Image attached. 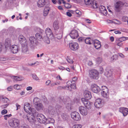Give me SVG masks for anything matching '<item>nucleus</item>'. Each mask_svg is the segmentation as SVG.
I'll list each match as a JSON object with an SVG mask.
<instances>
[{
	"instance_id": "obj_20",
	"label": "nucleus",
	"mask_w": 128,
	"mask_h": 128,
	"mask_svg": "<svg viewBox=\"0 0 128 128\" xmlns=\"http://www.w3.org/2000/svg\"><path fill=\"white\" fill-rule=\"evenodd\" d=\"M49 6L50 4H48L47 6H45V8L44 9L43 12V15L44 16H46L49 12V11L50 10V8L49 7Z\"/></svg>"
},
{
	"instance_id": "obj_48",
	"label": "nucleus",
	"mask_w": 128,
	"mask_h": 128,
	"mask_svg": "<svg viewBox=\"0 0 128 128\" xmlns=\"http://www.w3.org/2000/svg\"><path fill=\"white\" fill-rule=\"evenodd\" d=\"M12 115L11 114H6L4 116V119L6 120H7L8 118H9Z\"/></svg>"
},
{
	"instance_id": "obj_19",
	"label": "nucleus",
	"mask_w": 128,
	"mask_h": 128,
	"mask_svg": "<svg viewBox=\"0 0 128 128\" xmlns=\"http://www.w3.org/2000/svg\"><path fill=\"white\" fill-rule=\"evenodd\" d=\"M88 110L86 108L83 106H80V114L83 116H86L88 114Z\"/></svg>"
},
{
	"instance_id": "obj_32",
	"label": "nucleus",
	"mask_w": 128,
	"mask_h": 128,
	"mask_svg": "<svg viewBox=\"0 0 128 128\" xmlns=\"http://www.w3.org/2000/svg\"><path fill=\"white\" fill-rule=\"evenodd\" d=\"M5 99H5L4 100V103H7V104H5L2 105L1 106V107L2 108H6L9 105V104H8V102L9 100L6 98Z\"/></svg>"
},
{
	"instance_id": "obj_36",
	"label": "nucleus",
	"mask_w": 128,
	"mask_h": 128,
	"mask_svg": "<svg viewBox=\"0 0 128 128\" xmlns=\"http://www.w3.org/2000/svg\"><path fill=\"white\" fill-rule=\"evenodd\" d=\"M90 40L91 39L90 38H87L85 39L84 42L86 44H92L91 42H93V41L92 40Z\"/></svg>"
},
{
	"instance_id": "obj_58",
	"label": "nucleus",
	"mask_w": 128,
	"mask_h": 128,
	"mask_svg": "<svg viewBox=\"0 0 128 128\" xmlns=\"http://www.w3.org/2000/svg\"><path fill=\"white\" fill-rule=\"evenodd\" d=\"M80 124H76L74 125L72 128H80Z\"/></svg>"
},
{
	"instance_id": "obj_61",
	"label": "nucleus",
	"mask_w": 128,
	"mask_h": 128,
	"mask_svg": "<svg viewBox=\"0 0 128 128\" xmlns=\"http://www.w3.org/2000/svg\"><path fill=\"white\" fill-rule=\"evenodd\" d=\"M96 60L98 63H100L101 62L102 58L100 57H98L97 58Z\"/></svg>"
},
{
	"instance_id": "obj_15",
	"label": "nucleus",
	"mask_w": 128,
	"mask_h": 128,
	"mask_svg": "<svg viewBox=\"0 0 128 128\" xmlns=\"http://www.w3.org/2000/svg\"><path fill=\"white\" fill-rule=\"evenodd\" d=\"M45 32L47 36L50 37V38H53V34L52 30L50 28H46V30Z\"/></svg>"
},
{
	"instance_id": "obj_43",
	"label": "nucleus",
	"mask_w": 128,
	"mask_h": 128,
	"mask_svg": "<svg viewBox=\"0 0 128 128\" xmlns=\"http://www.w3.org/2000/svg\"><path fill=\"white\" fill-rule=\"evenodd\" d=\"M36 37L38 40H40L42 38V36L41 34L39 33H37L36 34Z\"/></svg>"
},
{
	"instance_id": "obj_21",
	"label": "nucleus",
	"mask_w": 128,
	"mask_h": 128,
	"mask_svg": "<svg viewBox=\"0 0 128 128\" xmlns=\"http://www.w3.org/2000/svg\"><path fill=\"white\" fill-rule=\"evenodd\" d=\"M94 43L95 48L97 49H99L101 47L100 42L97 40H94Z\"/></svg>"
},
{
	"instance_id": "obj_1",
	"label": "nucleus",
	"mask_w": 128,
	"mask_h": 128,
	"mask_svg": "<svg viewBox=\"0 0 128 128\" xmlns=\"http://www.w3.org/2000/svg\"><path fill=\"white\" fill-rule=\"evenodd\" d=\"M89 74L90 78L94 79L97 80L99 77V72L95 70H90Z\"/></svg>"
},
{
	"instance_id": "obj_8",
	"label": "nucleus",
	"mask_w": 128,
	"mask_h": 128,
	"mask_svg": "<svg viewBox=\"0 0 128 128\" xmlns=\"http://www.w3.org/2000/svg\"><path fill=\"white\" fill-rule=\"evenodd\" d=\"M69 47L72 50H76L78 48L79 45L76 42H71L69 44Z\"/></svg>"
},
{
	"instance_id": "obj_62",
	"label": "nucleus",
	"mask_w": 128,
	"mask_h": 128,
	"mask_svg": "<svg viewBox=\"0 0 128 128\" xmlns=\"http://www.w3.org/2000/svg\"><path fill=\"white\" fill-rule=\"evenodd\" d=\"M93 63L92 61H89L88 63V64L89 66H92L93 65Z\"/></svg>"
},
{
	"instance_id": "obj_45",
	"label": "nucleus",
	"mask_w": 128,
	"mask_h": 128,
	"mask_svg": "<svg viewBox=\"0 0 128 128\" xmlns=\"http://www.w3.org/2000/svg\"><path fill=\"white\" fill-rule=\"evenodd\" d=\"M122 20L124 22H127L128 24V17L126 16H124L122 18Z\"/></svg>"
},
{
	"instance_id": "obj_14",
	"label": "nucleus",
	"mask_w": 128,
	"mask_h": 128,
	"mask_svg": "<svg viewBox=\"0 0 128 128\" xmlns=\"http://www.w3.org/2000/svg\"><path fill=\"white\" fill-rule=\"evenodd\" d=\"M119 111L122 113L124 116H126L128 113V109L124 107H121L119 108Z\"/></svg>"
},
{
	"instance_id": "obj_10",
	"label": "nucleus",
	"mask_w": 128,
	"mask_h": 128,
	"mask_svg": "<svg viewBox=\"0 0 128 128\" xmlns=\"http://www.w3.org/2000/svg\"><path fill=\"white\" fill-rule=\"evenodd\" d=\"M91 89L94 92L96 93L99 92L100 90L99 86L95 84H94L92 85Z\"/></svg>"
},
{
	"instance_id": "obj_30",
	"label": "nucleus",
	"mask_w": 128,
	"mask_h": 128,
	"mask_svg": "<svg viewBox=\"0 0 128 128\" xmlns=\"http://www.w3.org/2000/svg\"><path fill=\"white\" fill-rule=\"evenodd\" d=\"M128 39V38L125 37H122L119 38H116V41H120V42H121Z\"/></svg>"
},
{
	"instance_id": "obj_5",
	"label": "nucleus",
	"mask_w": 128,
	"mask_h": 128,
	"mask_svg": "<svg viewBox=\"0 0 128 128\" xmlns=\"http://www.w3.org/2000/svg\"><path fill=\"white\" fill-rule=\"evenodd\" d=\"M67 89L71 91V89H76V88L75 82L73 81H68L66 83Z\"/></svg>"
},
{
	"instance_id": "obj_49",
	"label": "nucleus",
	"mask_w": 128,
	"mask_h": 128,
	"mask_svg": "<svg viewBox=\"0 0 128 128\" xmlns=\"http://www.w3.org/2000/svg\"><path fill=\"white\" fill-rule=\"evenodd\" d=\"M71 5L69 4L66 3L64 4V6L67 8H70L71 7Z\"/></svg>"
},
{
	"instance_id": "obj_12",
	"label": "nucleus",
	"mask_w": 128,
	"mask_h": 128,
	"mask_svg": "<svg viewBox=\"0 0 128 128\" xmlns=\"http://www.w3.org/2000/svg\"><path fill=\"white\" fill-rule=\"evenodd\" d=\"M70 37L73 39H75L78 37V31L76 30H72L70 34Z\"/></svg>"
},
{
	"instance_id": "obj_6",
	"label": "nucleus",
	"mask_w": 128,
	"mask_h": 128,
	"mask_svg": "<svg viewBox=\"0 0 128 128\" xmlns=\"http://www.w3.org/2000/svg\"><path fill=\"white\" fill-rule=\"evenodd\" d=\"M122 2L119 1L116 2L115 4L114 10L116 12H119L122 9L123 6Z\"/></svg>"
},
{
	"instance_id": "obj_2",
	"label": "nucleus",
	"mask_w": 128,
	"mask_h": 128,
	"mask_svg": "<svg viewBox=\"0 0 128 128\" xmlns=\"http://www.w3.org/2000/svg\"><path fill=\"white\" fill-rule=\"evenodd\" d=\"M9 126L14 128H16L19 126L20 122L19 120L16 118H13L11 119L8 122Z\"/></svg>"
},
{
	"instance_id": "obj_29",
	"label": "nucleus",
	"mask_w": 128,
	"mask_h": 128,
	"mask_svg": "<svg viewBox=\"0 0 128 128\" xmlns=\"http://www.w3.org/2000/svg\"><path fill=\"white\" fill-rule=\"evenodd\" d=\"M30 114H32L34 116H36L37 115L38 113L36 112L35 109L33 108H30L29 110V112Z\"/></svg>"
},
{
	"instance_id": "obj_17",
	"label": "nucleus",
	"mask_w": 128,
	"mask_h": 128,
	"mask_svg": "<svg viewBox=\"0 0 128 128\" xmlns=\"http://www.w3.org/2000/svg\"><path fill=\"white\" fill-rule=\"evenodd\" d=\"M48 4L45 2V0H39L37 2L38 6L40 8L43 7L44 6H47Z\"/></svg>"
},
{
	"instance_id": "obj_13",
	"label": "nucleus",
	"mask_w": 128,
	"mask_h": 128,
	"mask_svg": "<svg viewBox=\"0 0 128 128\" xmlns=\"http://www.w3.org/2000/svg\"><path fill=\"white\" fill-rule=\"evenodd\" d=\"M48 110L49 114L52 116L54 115L56 113L55 108L52 106H49L48 107Z\"/></svg>"
},
{
	"instance_id": "obj_7",
	"label": "nucleus",
	"mask_w": 128,
	"mask_h": 128,
	"mask_svg": "<svg viewBox=\"0 0 128 128\" xmlns=\"http://www.w3.org/2000/svg\"><path fill=\"white\" fill-rule=\"evenodd\" d=\"M71 118L74 120H79L80 116L79 113L76 112H72L71 114Z\"/></svg>"
},
{
	"instance_id": "obj_41",
	"label": "nucleus",
	"mask_w": 128,
	"mask_h": 128,
	"mask_svg": "<svg viewBox=\"0 0 128 128\" xmlns=\"http://www.w3.org/2000/svg\"><path fill=\"white\" fill-rule=\"evenodd\" d=\"M39 99L37 98H34L33 100V103L34 105L36 104L40 103L39 102Z\"/></svg>"
},
{
	"instance_id": "obj_35",
	"label": "nucleus",
	"mask_w": 128,
	"mask_h": 128,
	"mask_svg": "<svg viewBox=\"0 0 128 128\" xmlns=\"http://www.w3.org/2000/svg\"><path fill=\"white\" fill-rule=\"evenodd\" d=\"M29 115H30V114L28 116L27 115L26 116V118L30 123H32L34 121V117L32 116L31 117L29 116Z\"/></svg>"
},
{
	"instance_id": "obj_23",
	"label": "nucleus",
	"mask_w": 128,
	"mask_h": 128,
	"mask_svg": "<svg viewBox=\"0 0 128 128\" xmlns=\"http://www.w3.org/2000/svg\"><path fill=\"white\" fill-rule=\"evenodd\" d=\"M11 49L12 52L13 54L17 53L19 50L18 47L16 45L12 46Z\"/></svg>"
},
{
	"instance_id": "obj_22",
	"label": "nucleus",
	"mask_w": 128,
	"mask_h": 128,
	"mask_svg": "<svg viewBox=\"0 0 128 128\" xmlns=\"http://www.w3.org/2000/svg\"><path fill=\"white\" fill-rule=\"evenodd\" d=\"M18 39L19 41L23 45L26 44V40L23 36L22 35H20L18 37Z\"/></svg>"
},
{
	"instance_id": "obj_25",
	"label": "nucleus",
	"mask_w": 128,
	"mask_h": 128,
	"mask_svg": "<svg viewBox=\"0 0 128 128\" xmlns=\"http://www.w3.org/2000/svg\"><path fill=\"white\" fill-rule=\"evenodd\" d=\"M30 104L27 102L26 103L24 106V109L26 112H29V110L30 108Z\"/></svg>"
},
{
	"instance_id": "obj_37",
	"label": "nucleus",
	"mask_w": 128,
	"mask_h": 128,
	"mask_svg": "<svg viewBox=\"0 0 128 128\" xmlns=\"http://www.w3.org/2000/svg\"><path fill=\"white\" fill-rule=\"evenodd\" d=\"M92 103L91 102H90L89 101L88 102L87 104L84 106L86 107L88 109H90L91 108V107L92 105Z\"/></svg>"
},
{
	"instance_id": "obj_56",
	"label": "nucleus",
	"mask_w": 128,
	"mask_h": 128,
	"mask_svg": "<svg viewBox=\"0 0 128 128\" xmlns=\"http://www.w3.org/2000/svg\"><path fill=\"white\" fill-rule=\"evenodd\" d=\"M33 78L36 80H39V78L36 75V74H33L32 76Z\"/></svg>"
},
{
	"instance_id": "obj_40",
	"label": "nucleus",
	"mask_w": 128,
	"mask_h": 128,
	"mask_svg": "<svg viewBox=\"0 0 128 128\" xmlns=\"http://www.w3.org/2000/svg\"><path fill=\"white\" fill-rule=\"evenodd\" d=\"M88 100L85 98H82L81 99L82 102L84 105L87 104L88 102Z\"/></svg>"
},
{
	"instance_id": "obj_57",
	"label": "nucleus",
	"mask_w": 128,
	"mask_h": 128,
	"mask_svg": "<svg viewBox=\"0 0 128 128\" xmlns=\"http://www.w3.org/2000/svg\"><path fill=\"white\" fill-rule=\"evenodd\" d=\"M100 12L101 14H102L103 15L105 16L106 15L107 13V12L106 10V9L105 10H103L102 12Z\"/></svg>"
},
{
	"instance_id": "obj_26",
	"label": "nucleus",
	"mask_w": 128,
	"mask_h": 128,
	"mask_svg": "<svg viewBox=\"0 0 128 128\" xmlns=\"http://www.w3.org/2000/svg\"><path fill=\"white\" fill-rule=\"evenodd\" d=\"M22 51L23 53H27L28 52V46L26 45V44L23 45H22Z\"/></svg>"
},
{
	"instance_id": "obj_31",
	"label": "nucleus",
	"mask_w": 128,
	"mask_h": 128,
	"mask_svg": "<svg viewBox=\"0 0 128 128\" xmlns=\"http://www.w3.org/2000/svg\"><path fill=\"white\" fill-rule=\"evenodd\" d=\"M56 38L58 39H61L62 37V32L61 30L58 31V33H55Z\"/></svg>"
},
{
	"instance_id": "obj_53",
	"label": "nucleus",
	"mask_w": 128,
	"mask_h": 128,
	"mask_svg": "<svg viewBox=\"0 0 128 128\" xmlns=\"http://www.w3.org/2000/svg\"><path fill=\"white\" fill-rule=\"evenodd\" d=\"M67 87V86H59L58 87V89H59V90H62V89H65Z\"/></svg>"
},
{
	"instance_id": "obj_34",
	"label": "nucleus",
	"mask_w": 128,
	"mask_h": 128,
	"mask_svg": "<svg viewBox=\"0 0 128 128\" xmlns=\"http://www.w3.org/2000/svg\"><path fill=\"white\" fill-rule=\"evenodd\" d=\"M67 100H66V107L67 109H68V110H70L71 109V105L70 103L69 102L68 103V100H70V98H67Z\"/></svg>"
},
{
	"instance_id": "obj_63",
	"label": "nucleus",
	"mask_w": 128,
	"mask_h": 128,
	"mask_svg": "<svg viewBox=\"0 0 128 128\" xmlns=\"http://www.w3.org/2000/svg\"><path fill=\"white\" fill-rule=\"evenodd\" d=\"M7 90L8 91H11L12 90V88L11 86H10L7 88Z\"/></svg>"
},
{
	"instance_id": "obj_52",
	"label": "nucleus",
	"mask_w": 128,
	"mask_h": 128,
	"mask_svg": "<svg viewBox=\"0 0 128 128\" xmlns=\"http://www.w3.org/2000/svg\"><path fill=\"white\" fill-rule=\"evenodd\" d=\"M62 107V106H61L59 105L58 104H57L55 106V108L56 110H59Z\"/></svg>"
},
{
	"instance_id": "obj_60",
	"label": "nucleus",
	"mask_w": 128,
	"mask_h": 128,
	"mask_svg": "<svg viewBox=\"0 0 128 128\" xmlns=\"http://www.w3.org/2000/svg\"><path fill=\"white\" fill-rule=\"evenodd\" d=\"M27 126L26 125H23L18 127V128H27Z\"/></svg>"
},
{
	"instance_id": "obj_18",
	"label": "nucleus",
	"mask_w": 128,
	"mask_h": 128,
	"mask_svg": "<svg viewBox=\"0 0 128 128\" xmlns=\"http://www.w3.org/2000/svg\"><path fill=\"white\" fill-rule=\"evenodd\" d=\"M84 98L88 100L92 98L91 93L88 91L85 90L84 91Z\"/></svg>"
},
{
	"instance_id": "obj_24",
	"label": "nucleus",
	"mask_w": 128,
	"mask_h": 128,
	"mask_svg": "<svg viewBox=\"0 0 128 128\" xmlns=\"http://www.w3.org/2000/svg\"><path fill=\"white\" fill-rule=\"evenodd\" d=\"M112 73L110 69H106L105 72V75L107 77H110L112 76Z\"/></svg>"
},
{
	"instance_id": "obj_42",
	"label": "nucleus",
	"mask_w": 128,
	"mask_h": 128,
	"mask_svg": "<svg viewBox=\"0 0 128 128\" xmlns=\"http://www.w3.org/2000/svg\"><path fill=\"white\" fill-rule=\"evenodd\" d=\"M61 116L63 119L64 120H66L68 119V116L67 114H63L61 115Z\"/></svg>"
},
{
	"instance_id": "obj_16",
	"label": "nucleus",
	"mask_w": 128,
	"mask_h": 128,
	"mask_svg": "<svg viewBox=\"0 0 128 128\" xmlns=\"http://www.w3.org/2000/svg\"><path fill=\"white\" fill-rule=\"evenodd\" d=\"M53 27L55 33H58V31L60 30L59 28L58 23L57 21H54L53 23Z\"/></svg>"
},
{
	"instance_id": "obj_11",
	"label": "nucleus",
	"mask_w": 128,
	"mask_h": 128,
	"mask_svg": "<svg viewBox=\"0 0 128 128\" xmlns=\"http://www.w3.org/2000/svg\"><path fill=\"white\" fill-rule=\"evenodd\" d=\"M95 107L97 108H101L102 106V100L101 98H98L96 99L94 102Z\"/></svg>"
},
{
	"instance_id": "obj_44",
	"label": "nucleus",
	"mask_w": 128,
	"mask_h": 128,
	"mask_svg": "<svg viewBox=\"0 0 128 128\" xmlns=\"http://www.w3.org/2000/svg\"><path fill=\"white\" fill-rule=\"evenodd\" d=\"M118 57V55L116 54L114 55L111 57V59L112 61L116 60L117 59Z\"/></svg>"
},
{
	"instance_id": "obj_47",
	"label": "nucleus",
	"mask_w": 128,
	"mask_h": 128,
	"mask_svg": "<svg viewBox=\"0 0 128 128\" xmlns=\"http://www.w3.org/2000/svg\"><path fill=\"white\" fill-rule=\"evenodd\" d=\"M100 11V12H102L103 10L106 9L105 7L103 6H100L99 8Z\"/></svg>"
},
{
	"instance_id": "obj_9",
	"label": "nucleus",
	"mask_w": 128,
	"mask_h": 128,
	"mask_svg": "<svg viewBox=\"0 0 128 128\" xmlns=\"http://www.w3.org/2000/svg\"><path fill=\"white\" fill-rule=\"evenodd\" d=\"M29 40L31 44H30L31 46H33L34 48L37 45L38 41L33 36L30 37Z\"/></svg>"
},
{
	"instance_id": "obj_27",
	"label": "nucleus",
	"mask_w": 128,
	"mask_h": 128,
	"mask_svg": "<svg viewBox=\"0 0 128 128\" xmlns=\"http://www.w3.org/2000/svg\"><path fill=\"white\" fill-rule=\"evenodd\" d=\"M34 106L36 109L38 111L42 110L43 109V107L42 105L40 103L36 104V105Z\"/></svg>"
},
{
	"instance_id": "obj_39",
	"label": "nucleus",
	"mask_w": 128,
	"mask_h": 128,
	"mask_svg": "<svg viewBox=\"0 0 128 128\" xmlns=\"http://www.w3.org/2000/svg\"><path fill=\"white\" fill-rule=\"evenodd\" d=\"M11 77L12 78H13L14 80L17 81H20L22 80V78H20V77L17 76H11Z\"/></svg>"
},
{
	"instance_id": "obj_59",
	"label": "nucleus",
	"mask_w": 128,
	"mask_h": 128,
	"mask_svg": "<svg viewBox=\"0 0 128 128\" xmlns=\"http://www.w3.org/2000/svg\"><path fill=\"white\" fill-rule=\"evenodd\" d=\"M115 41L117 44V45L118 46H120L122 44V43L120 41H116V40H115Z\"/></svg>"
},
{
	"instance_id": "obj_51",
	"label": "nucleus",
	"mask_w": 128,
	"mask_h": 128,
	"mask_svg": "<svg viewBox=\"0 0 128 128\" xmlns=\"http://www.w3.org/2000/svg\"><path fill=\"white\" fill-rule=\"evenodd\" d=\"M66 60L68 63L71 64L73 62L72 60L68 57L67 58H66Z\"/></svg>"
},
{
	"instance_id": "obj_64",
	"label": "nucleus",
	"mask_w": 128,
	"mask_h": 128,
	"mask_svg": "<svg viewBox=\"0 0 128 128\" xmlns=\"http://www.w3.org/2000/svg\"><path fill=\"white\" fill-rule=\"evenodd\" d=\"M122 4H123V6H124L126 7L128 6V2H126L124 3L122 2Z\"/></svg>"
},
{
	"instance_id": "obj_46",
	"label": "nucleus",
	"mask_w": 128,
	"mask_h": 128,
	"mask_svg": "<svg viewBox=\"0 0 128 128\" xmlns=\"http://www.w3.org/2000/svg\"><path fill=\"white\" fill-rule=\"evenodd\" d=\"M84 2L86 4L90 5L91 4V0H84Z\"/></svg>"
},
{
	"instance_id": "obj_4",
	"label": "nucleus",
	"mask_w": 128,
	"mask_h": 128,
	"mask_svg": "<svg viewBox=\"0 0 128 128\" xmlns=\"http://www.w3.org/2000/svg\"><path fill=\"white\" fill-rule=\"evenodd\" d=\"M102 91L101 93L102 96L106 98H109V92L108 88L105 86H102Z\"/></svg>"
},
{
	"instance_id": "obj_3",
	"label": "nucleus",
	"mask_w": 128,
	"mask_h": 128,
	"mask_svg": "<svg viewBox=\"0 0 128 128\" xmlns=\"http://www.w3.org/2000/svg\"><path fill=\"white\" fill-rule=\"evenodd\" d=\"M38 121L40 123L44 124L46 123H48V122H47L48 120L42 114L38 113L36 116Z\"/></svg>"
},
{
	"instance_id": "obj_55",
	"label": "nucleus",
	"mask_w": 128,
	"mask_h": 128,
	"mask_svg": "<svg viewBox=\"0 0 128 128\" xmlns=\"http://www.w3.org/2000/svg\"><path fill=\"white\" fill-rule=\"evenodd\" d=\"M49 37L47 36L45 38L46 40H45V42L48 44H49L50 43V41L48 38Z\"/></svg>"
},
{
	"instance_id": "obj_28",
	"label": "nucleus",
	"mask_w": 128,
	"mask_h": 128,
	"mask_svg": "<svg viewBox=\"0 0 128 128\" xmlns=\"http://www.w3.org/2000/svg\"><path fill=\"white\" fill-rule=\"evenodd\" d=\"M5 45L6 47H8L11 46V40L10 38L6 39L5 40Z\"/></svg>"
},
{
	"instance_id": "obj_50",
	"label": "nucleus",
	"mask_w": 128,
	"mask_h": 128,
	"mask_svg": "<svg viewBox=\"0 0 128 128\" xmlns=\"http://www.w3.org/2000/svg\"><path fill=\"white\" fill-rule=\"evenodd\" d=\"M20 85L19 84H16V85H14V88L15 89L19 90L20 88Z\"/></svg>"
},
{
	"instance_id": "obj_38",
	"label": "nucleus",
	"mask_w": 128,
	"mask_h": 128,
	"mask_svg": "<svg viewBox=\"0 0 128 128\" xmlns=\"http://www.w3.org/2000/svg\"><path fill=\"white\" fill-rule=\"evenodd\" d=\"M90 5L93 8H97L96 1L95 0H94L91 2Z\"/></svg>"
},
{
	"instance_id": "obj_54",
	"label": "nucleus",
	"mask_w": 128,
	"mask_h": 128,
	"mask_svg": "<svg viewBox=\"0 0 128 128\" xmlns=\"http://www.w3.org/2000/svg\"><path fill=\"white\" fill-rule=\"evenodd\" d=\"M8 111L6 109L4 110H2L1 114L2 115L5 114L7 113Z\"/></svg>"
},
{
	"instance_id": "obj_33",
	"label": "nucleus",
	"mask_w": 128,
	"mask_h": 128,
	"mask_svg": "<svg viewBox=\"0 0 128 128\" xmlns=\"http://www.w3.org/2000/svg\"><path fill=\"white\" fill-rule=\"evenodd\" d=\"M67 100L66 98L62 96H60L58 98V100L60 102H63L64 103H65V102H66Z\"/></svg>"
}]
</instances>
